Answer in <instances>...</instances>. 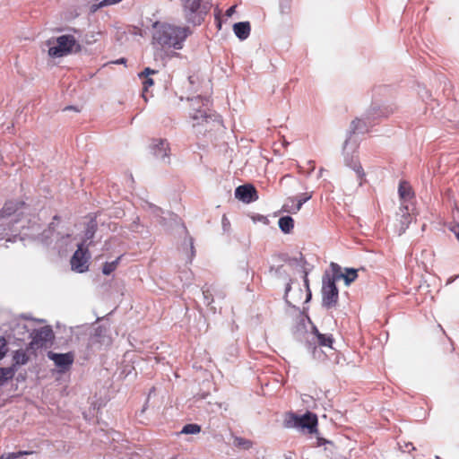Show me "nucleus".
Masks as SVG:
<instances>
[{
    "mask_svg": "<svg viewBox=\"0 0 459 459\" xmlns=\"http://www.w3.org/2000/svg\"><path fill=\"white\" fill-rule=\"evenodd\" d=\"M152 45L156 48L181 49L183 42L191 34L188 27L176 26L166 22H156L152 25Z\"/></svg>",
    "mask_w": 459,
    "mask_h": 459,
    "instance_id": "nucleus-1",
    "label": "nucleus"
},
{
    "mask_svg": "<svg viewBox=\"0 0 459 459\" xmlns=\"http://www.w3.org/2000/svg\"><path fill=\"white\" fill-rule=\"evenodd\" d=\"M182 13L186 22L201 25L212 8V0H180Z\"/></svg>",
    "mask_w": 459,
    "mask_h": 459,
    "instance_id": "nucleus-2",
    "label": "nucleus"
},
{
    "mask_svg": "<svg viewBox=\"0 0 459 459\" xmlns=\"http://www.w3.org/2000/svg\"><path fill=\"white\" fill-rule=\"evenodd\" d=\"M32 210L29 204L21 200H9L4 203L0 211V220L10 219V223L31 221Z\"/></svg>",
    "mask_w": 459,
    "mask_h": 459,
    "instance_id": "nucleus-3",
    "label": "nucleus"
},
{
    "mask_svg": "<svg viewBox=\"0 0 459 459\" xmlns=\"http://www.w3.org/2000/svg\"><path fill=\"white\" fill-rule=\"evenodd\" d=\"M49 47L48 54L50 57H63L72 53H79L82 47L74 36L65 34L56 39H50L47 41Z\"/></svg>",
    "mask_w": 459,
    "mask_h": 459,
    "instance_id": "nucleus-4",
    "label": "nucleus"
},
{
    "mask_svg": "<svg viewBox=\"0 0 459 459\" xmlns=\"http://www.w3.org/2000/svg\"><path fill=\"white\" fill-rule=\"evenodd\" d=\"M317 416L311 411H307L301 416L294 412H288L285 414L283 420L285 428H295L302 431H307L308 434L317 433Z\"/></svg>",
    "mask_w": 459,
    "mask_h": 459,
    "instance_id": "nucleus-5",
    "label": "nucleus"
},
{
    "mask_svg": "<svg viewBox=\"0 0 459 459\" xmlns=\"http://www.w3.org/2000/svg\"><path fill=\"white\" fill-rule=\"evenodd\" d=\"M322 294L323 305L325 307L331 308L337 304L339 299V290L336 287V284L332 281H326L323 280Z\"/></svg>",
    "mask_w": 459,
    "mask_h": 459,
    "instance_id": "nucleus-6",
    "label": "nucleus"
},
{
    "mask_svg": "<svg viewBox=\"0 0 459 459\" xmlns=\"http://www.w3.org/2000/svg\"><path fill=\"white\" fill-rule=\"evenodd\" d=\"M84 243L78 246V249L74 252L71 258V266L74 271L78 273H84L88 270V260L87 248H83Z\"/></svg>",
    "mask_w": 459,
    "mask_h": 459,
    "instance_id": "nucleus-7",
    "label": "nucleus"
},
{
    "mask_svg": "<svg viewBox=\"0 0 459 459\" xmlns=\"http://www.w3.org/2000/svg\"><path fill=\"white\" fill-rule=\"evenodd\" d=\"M32 340L30 343L31 349H39L47 345L53 338V331L48 326L41 327L31 333Z\"/></svg>",
    "mask_w": 459,
    "mask_h": 459,
    "instance_id": "nucleus-8",
    "label": "nucleus"
},
{
    "mask_svg": "<svg viewBox=\"0 0 459 459\" xmlns=\"http://www.w3.org/2000/svg\"><path fill=\"white\" fill-rule=\"evenodd\" d=\"M48 357L54 361L55 365L61 370L65 371L69 369L74 360L73 352L67 353H55L49 351Z\"/></svg>",
    "mask_w": 459,
    "mask_h": 459,
    "instance_id": "nucleus-9",
    "label": "nucleus"
},
{
    "mask_svg": "<svg viewBox=\"0 0 459 459\" xmlns=\"http://www.w3.org/2000/svg\"><path fill=\"white\" fill-rule=\"evenodd\" d=\"M312 197L311 194L304 193L298 197H290L283 204V211L290 213L298 212L302 205Z\"/></svg>",
    "mask_w": 459,
    "mask_h": 459,
    "instance_id": "nucleus-10",
    "label": "nucleus"
},
{
    "mask_svg": "<svg viewBox=\"0 0 459 459\" xmlns=\"http://www.w3.org/2000/svg\"><path fill=\"white\" fill-rule=\"evenodd\" d=\"M236 198L244 203L249 204L257 200V191L252 185L239 186L235 190Z\"/></svg>",
    "mask_w": 459,
    "mask_h": 459,
    "instance_id": "nucleus-11",
    "label": "nucleus"
},
{
    "mask_svg": "<svg viewBox=\"0 0 459 459\" xmlns=\"http://www.w3.org/2000/svg\"><path fill=\"white\" fill-rule=\"evenodd\" d=\"M397 223L395 224L396 230L399 235H402L408 229L411 223L412 216L408 211V207L400 208V212L396 214Z\"/></svg>",
    "mask_w": 459,
    "mask_h": 459,
    "instance_id": "nucleus-12",
    "label": "nucleus"
},
{
    "mask_svg": "<svg viewBox=\"0 0 459 459\" xmlns=\"http://www.w3.org/2000/svg\"><path fill=\"white\" fill-rule=\"evenodd\" d=\"M151 148L157 158L164 159L169 156V143L166 139H153Z\"/></svg>",
    "mask_w": 459,
    "mask_h": 459,
    "instance_id": "nucleus-13",
    "label": "nucleus"
},
{
    "mask_svg": "<svg viewBox=\"0 0 459 459\" xmlns=\"http://www.w3.org/2000/svg\"><path fill=\"white\" fill-rule=\"evenodd\" d=\"M330 268H331V273L326 272L323 276L324 281H332L333 283H335L336 281H339L341 279L343 280L344 273H342V268L339 264L332 262L330 264Z\"/></svg>",
    "mask_w": 459,
    "mask_h": 459,
    "instance_id": "nucleus-14",
    "label": "nucleus"
},
{
    "mask_svg": "<svg viewBox=\"0 0 459 459\" xmlns=\"http://www.w3.org/2000/svg\"><path fill=\"white\" fill-rule=\"evenodd\" d=\"M250 30L251 27L248 22H237L233 25V31L235 35L241 40L248 38Z\"/></svg>",
    "mask_w": 459,
    "mask_h": 459,
    "instance_id": "nucleus-15",
    "label": "nucleus"
},
{
    "mask_svg": "<svg viewBox=\"0 0 459 459\" xmlns=\"http://www.w3.org/2000/svg\"><path fill=\"white\" fill-rule=\"evenodd\" d=\"M158 74L157 70L151 69L146 67L140 74V78L143 79V92H146L150 87L154 84L153 80L150 77L151 75ZM143 98H145L144 93H143Z\"/></svg>",
    "mask_w": 459,
    "mask_h": 459,
    "instance_id": "nucleus-16",
    "label": "nucleus"
},
{
    "mask_svg": "<svg viewBox=\"0 0 459 459\" xmlns=\"http://www.w3.org/2000/svg\"><path fill=\"white\" fill-rule=\"evenodd\" d=\"M346 164L356 172L359 180V185L362 186L363 183L365 182L366 174L358 158H351V160L350 161H347Z\"/></svg>",
    "mask_w": 459,
    "mask_h": 459,
    "instance_id": "nucleus-17",
    "label": "nucleus"
},
{
    "mask_svg": "<svg viewBox=\"0 0 459 459\" xmlns=\"http://www.w3.org/2000/svg\"><path fill=\"white\" fill-rule=\"evenodd\" d=\"M398 193L401 199L410 200L413 197V192L411 185L406 181H401L398 187Z\"/></svg>",
    "mask_w": 459,
    "mask_h": 459,
    "instance_id": "nucleus-18",
    "label": "nucleus"
},
{
    "mask_svg": "<svg viewBox=\"0 0 459 459\" xmlns=\"http://www.w3.org/2000/svg\"><path fill=\"white\" fill-rule=\"evenodd\" d=\"M233 438V446L240 450H249L253 447L254 442L250 439L238 437V436H232Z\"/></svg>",
    "mask_w": 459,
    "mask_h": 459,
    "instance_id": "nucleus-19",
    "label": "nucleus"
},
{
    "mask_svg": "<svg viewBox=\"0 0 459 459\" xmlns=\"http://www.w3.org/2000/svg\"><path fill=\"white\" fill-rule=\"evenodd\" d=\"M279 228L284 233H290L294 228V221L290 216H284L279 219Z\"/></svg>",
    "mask_w": 459,
    "mask_h": 459,
    "instance_id": "nucleus-20",
    "label": "nucleus"
},
{
    "mask_svg": "<svg viewBox=\"0 0 459 459\" xmlns=\"http://www.w3.org/2000/svg\"><path fill=\"white\" fill-rule=\"evenodd\" d=\"M313 333L316 337V342L320 346L332 347L333 341L332 335L323 334L319 333V331L316 327L314 328Z\"/></svg>",
    "mask_w": 459,
    "mask_h": 459,
    "instance_id": "nucleus-21",
    "label": "nucleus"
},
{
    "mask_svg": "<svg viewBox=\"0 0 459 459\" xmlns=\"http://www.w3.org/2000/svg\"><path fill=\"white\" fill-rule=\"evenodd\" d=\"M192 118L194 120H196L197 122L194 124L193 126H199L202 123L199 122L201 119L202 121L208 122V119H212V116L208 114L206 110L204 109H195V112L191 115Z\"/></svg>",
    "mask_w": 459,
    "mask_h": 459,
    "instance_id": "nucleus-22",
    "label": "nucleus"
},
{
    "mask_svg": "<svg viewBox=\"0 0 459 459\" xmlns=\"http://www.w3.org/2000/svg\"><path fill=\"white\" fill-rule=\"evenodd\" d=\"M351 130L353 134L365 133L368 131V126L363 119L356 118L351 122Z\"/></svg>",
    "mask_w": 459,
    "mask_h": 459,
    "instance_id": "nucleus-23",
    "label": "nucleus"
},
{
    "mask_svg": "<svg viewBox=\"0 0 459 459\" xmlns=\"http://www.w3.org/2000/svg\"><path fill=\"white\" fill-rule=\"evenodd\" d=\"M358 278V272L355 269L346 268L343 274V281L346 285H350Z\"/></svg>",
    "mask_w": 459,
    "mask_h": 459,
    "instance_id": "nucleus-24",
    "label": "nucleus"
},
{
    "mask_svg": "<svg viewBox=\"0 0 459 459\" xmlns=\"http://www.w3.org/2000/svg\"><path fill=\"white\" fill-rule=\"evenodd\" d=\"M121 256L117 257L115 261L113 262H107L103 264V268H102V273L105 274V275H109L111 273H113L117 265H118V263H119V260H120Z\"/></svg>",
    "mask_w": 459,
    "mask_h": 459,
    "instance_id": "nucleus-25",
    "label": "nucleus"
},
{
    "mask_svg": "<svg viewBox=\"0 0 459 459\" xmlns=\"http://www.w3.org/2000/svg\"><path fill=\"white\" fill-rule=\"evenodd\" d=\"M201 431V426L198 424L191 423L183 427L181 433L183 434H198Z\"/></svg>",
    "mask_w": 459,
    "mask_h": 459,
    "instance_id": "nucleus-26",
    "label": "nucleus"
},
{
    "mask_svg": "<svg viewBox=\"0 0 459 459\" xmlns=\"http://www.w3.org/2000/svg\"><path fill=\"white\" fill-rule=\"evenodd\" d=\"M13 377V370L10 368H0V384L4 383L6 380Z\"/></svg>",
    "mask_w": 459,
    "mask_h": 459,
    "instance_id": "nucleus-27",
    "label": "nucleus"
},
{
    "mask_svg": "<svg viewBox=\"0 0 459 459\" xmlns=\"http://www.w3.org/2000/svg\"><path fill=\"white\" fill-rule=\"evenodd\" d=\"M122 0H100V2L96 4H93L91 6V9L93 12H95L97 9L99 8H101V7H104V6H108V5H112V4H116L119 2H121Z\"/></svg>",
    "mask_w": 459,
    "mask_h": 459,
    "instance_id": "nucleus-28",
    "label": "nucleus"
},
{
    "mask_svg": "<svg viewBox=\"0 0 459 459\" xmlns=\"http://www.w3.org/2000/svg\"><path fill=\"white\" fill-rule=\"evenodd\" d=\"M292 0H280V12L281 14H289L291 10Z\"/></svg>",
    "mask_w": 459,
    "mask_h": 459,
    "instance_id": "nucleus-29",
    "label": "nucleus"
},
{
    "mask_svg": "<svg viewBox=\"0 0 459 459\" xmlns=\"http://www.w3.org/2000/svg\"><path fill=\"white\" fill-rule=\"evenodd\" d=\"M32 452L19 451L17 453H4L0 456V459H15L24 455H30Z\"/></svg>",
    "mask_w": 459,
    "mask_h": 459,
    "instance_id": "nucleus-30",
    "label": "nucleus"
},
{
    "mask_svg": "<svg viewBox=\"0 0 459 459\" xmlns=\"http://www.w3.org/2000/svg\"><path fill=\"white\" fill-rule=\"evenodd\" d=\"M14 360L17 364H25L28 361V356L24 351H17L14 355Z\"/></svg>",
    "mask_w": 459,
    "mask_h": 459,
    "instance_id": "nucleus-31",
    "label": "nucleus"
},
{
    "mask_svg": "<svg viewBox=\"0 0 459 459\" xmlns=\"http://www.w3.org/2000/svg\"><path fill=\"white\" fill-rule=\"evenodd\" d=\"M9 227H6L4 220H0V240L5 238L9 233Z\"/></svg>",
    "mask_w": 459,
    "mask_h": 459,
    "instance_id": "nucleus-32",
    "label": "nucleus"
},
{
    "mask_svg": "<svg viewBox=\"0 0 459 459\" xmlns=\"http://www.w3.org/2000/svg\"><path fill=\"white\" fill-rule=\"evenodd\" d=\"M96 230V224L94 221L91 222V225L88 226L85 231V237L87 239L92 238Z\"/></svg>",
    "mask_w": 459,
    "mask_h": 459,
    "instance_id": "nucleus-33",
    "label": "nucleus"
},
{
    "mask_svg": "<svg viewBox=\"0 0 459 459\" xmlns=\"http://www.w3.org/2000/svg\"><path fill=\"white\" fill-rule=\"evenodd\" d=\"M6 351H7L6 341L4 340V338H0V359L2 358H4Z\"/></svg>",
    "mask_w": 459,
    "mask_h": 459,
    "instance_id": "nucleus-34",
    "label": "nucleus"
},
{
    "mask_svg": "<svg viewBox=\"0 0 459 459\" xmlns=\"http://www.w3.org/2000/svg\"><path fill=\"white\" fill-rule=\"evenodd\" d=\"M235 10H236V5H233L231 7H230L227 11H226V16L228 17H230L233 15V13H235Z\"/></svg>",
    "mask_w": 459,
    "mask_h": 459,
    "instance_id": "nucleus-35",
    "label": "nucleus"
},
{
    "mask_svg": "<svg viewBox=\"0 0 459 459\" xmlns=\"http://www.w3.org/2000/svg\"><path fill=\"white\" fill-rule=\"evenodd\" d=\"M126 58H124V57H121V58H119V59H117V60L114 61L113 63H114V64H126Z\"/></svg>",
    "mask_w": 459,
    "mask_h": 459,
    "instance_id": "nucleus-36",
    "label": "nucleus"
},
{
    "mask_svg": "<svg viewBox=\"0 0 459 459\" xmlns=\"http://www.w3.org/2000/svg\"><path fill=\"white\" fill-rule=\"evenodd\" d=\"M198 103H199V101H198V100H195L194 103H192V106H193V107H195V104H198Z\"/></svg>",
    "mask_w": 459,
    "mask_h": 459,
    "instance_id": "nucleus-37",
    "label": "nucleus"
},
{
    "mask_svg": "<svg viewBox=\"0 0 459 459\" xmlns=\"http://www.w3.org/2000/svg\"><path fill=\"white\" fill-rule=\"evenodd\" d=\"M218 21H220L219 17H217ZM219 28L221 27V22H219V24H218Z\"/></svg>",
    "mask_w": 459,
    "mask_h": 459,
    "instance_id": "nucleus-38",
    "label": "nucleus"
},
{
    "mask_svg": "<svg viewBox=\"0 0 459 459\" xmlns=\"http://www.w3.org/2000/svg\"><path fill=\"white\" fill-rule=\"evenodd\" d=\"M290 290V285L288 284L287 288H286V291H288Z\"/></svg>",
    "mask_w": 459,
    "mask_h": 459,
    "instance_id": "nucleus-39",
    "label": "nucleus"
},
{
    "mask_svg": "<svg viewBox=\"0 0 459 459\" xmlns=\"http://www.w3.org/2000/svg\"><path fill=\"white\" fill-rule=\"evenodd\" d=\"M285 459H292L291 456H286Z\"/></svg>",
    "mask_w": 459,
    "mask_h": 459,
    "instance_id": "nucleus-40",
    "label": "nucleus"
}]
</instances>
